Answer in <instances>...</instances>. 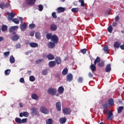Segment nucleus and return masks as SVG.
I'll list each match as a JSON object with an SVG mask.
<instances>
[{"instance_id": "obj_1", "label": "nucleus", "mask_w": 124, "mask_h": 124, "mask_svg": "<svg viewBox=\"0 0 124 124\" xmlns=\"http://www.w3.org/2000/svg\"><path fill=\"white\" fill-rule=\"evenodd\" d=\"M18 28L19 27H18V26H12L9 29V32L11 33H13V34H16L15 31H16V30H18Z\"/></svg>"}, {"instance_id": "obj_2", "label": "nucleus", "mask_w": 124, "mask_h": 124, "mask_svg": "<svg viewBox=\"0 0 124 124\" xmlns=\"http://www.w3.org/2000/svg\"><path fill=\"white\" fill-rule=\"evenodd\" d=\"M62 112L64 115H70L71 114V110L69 108H65L62 109Z\"/></svg>"}, {"instance_id": "obj_3", "label": "nucleus", "mask_w": 124, "mask_h": 124, "mask_svg": "<svg viewBox=\"0 0 124 124\" xmlns=\"http://www.w3.org/2000/svg\"><path fill=\"white\" fill-rule=\"evenodd\" d=\"M51 41H52V42L56 44L58 43L59 42V38H58V36H57L56 34L53 35L51 39Z\"/></svg>"}, {"instance_id": "obj_4", "label": "nucleus", "mask_w": 124, "mask_h": 124, "mask_svg": "<svg viewBox=\"0 0 124 124\" xmlns=\"http://www.w3.org/2000/svg\"><path fill=\"white\" fill-rule=\"evenodd\" d=\"M40 110L41 113H43V114H49V110L46 108H45V107H41L40 108Z\"/></svg>"}, {"instance_id": "obj_5", "label": "nucleus", "mask_w": 124, "mask_h": 124, "mask_svg": "<svg viewBox=\"0 0 124 124\" xmlns=\"http://www.w3.org/2000/svg\"><path fill=\"white\" fill-rule=\"evenodd\" d=\"M73 80V75H72V74L69 73L66 76V81L67 82H72V80Z\"/></svg>"}, {"instance_id": "obj_6", "label": "nucleus", "mask_w": 124, "mask_h": 124, "mask_svg": "<svg viewBox=\"0 0 124 124\" xmlns=\"http://www.w3.org/2000/svg\"><path fill=\"white\" fill-rule=\"evenodd\" d=\"M10 6V4L9 3H7L6 4H4V2H2L0 4V8L1 9H4V8H8Z\"/></svg>"}, {"instance_id": "obj_7", "label": "nucleus", "mask_w": 124, "mask_h": 124, "mask_svg": "<svg viewBox=\"0 0 124 124\" xmlns=\"http://www.w3.org/2000/svg\"><path fill=\"white\" fill-rule=\"evenodd\" d=\"M113 111H112V110H109L108 116H107V118L108 120H109V121H111V120H113Z\"/></svg>"}, {"instance_id": "obj_8", "label": "nucleus", "mask_w": 124, "mask_h": 124, "mask_svg": "<svg viewBox=\"0 0 124 124\" xmlns=\"http://www.w3.org/2000/svg\"><path fill=\"white\" fill-rule=\"evenodd\" d=\"M37 108H32L31 109V114L32 115V116H36L37 115Z\"/></svg>"}, {"instance_id": "obj_9", "label": "nucleus", "mask_w": 124, "mask_h": 124, "mask_svg": "<svg viewBox=\"0 0 124 124\" xmlns=\"http://www.w3.org/2000/svg\"><path fill=\"white\" fill-rule=\"evenodd\" d=\"M20 29L24 31L27 29V23L25 22H23V23L20 24Z\"/></svg>"}, {"instance_id": "obj_10", "label": "nucleus", "mask_w": 124, "mask_h": 124, "mask_svg": "<svg viewBox=\"0 0 124 124\" xmlns=\"http://www.w3.org/2000/svg\"><path fill=\"white\" fill-rule=\"evenodd\" d=\"M50 29L51 31H57V29H58V26L55 24L52 23L50 25Z\"/></svg>"}, {"instance_id": "obj_11", "label": "nucleus", "mask_w": 124, "mask_h": 124, "mask_svg": "<svg viewBox=\"0 0 124 124\" xmlns=\"http://www.w3.org/2000/svg\"><path fill=\"white\" fill-rule=\"evenodd\" d=\"M47 93H57V89L50 88L48 89Z\"/></svg>"}, {"instance_id": "obj_12", "label": "nucleus", "mask_w": 124, "mask_h": 124, "mask_svg": "<svg viewBox=\"0 0 124 124\" xmlns=\"http://www.w3.org/2000/svg\"><path fill=\"white\" fill-rule=\"evenodd\" d=\"M20 38L19 35L17 34H14V36H12L11 39L13 41H17V40Z\"/></svg>"}, {"instance_id": "obj_13", "label": "nucleus", "mask_w": 124, "mask_h": 124, "mask_svg": "<svg viewBox=\"0 0 124 124\" xmlns=\"http://www.w3.org/2000/svg\"><path fill=\"white\" fill-rule=\"evenodd\" d=\"M19 117H26V118H28L29 117V112L28 111H24L23 112H21L19 114Z\"/></svg>"}, {"instance_id": "obj_14", "label": "nucleus", "mask_w": 124, "mask_h": 124, "mask_svg": "<svg viewBox=\"0 0 124 124\" xmlns=\"http://www.w3.org/2000/svg\"><path fill=\"white\" fill-rule=\"evenodd\" d=\"M56 107L57 110H58V111H61V110H62V103H61L60 102H57L56 104Z\"/></svg>"}, {"instance_id": "obj_15", "label": "nucleus", "mask_w": 124, "mask_h": 124, "mask_svg": "<svg viewBox=\"0 0 124 124\" xmlns=\"http://www.w3.org/2000/svg\"><path fill=\"white\" fill-rule=\"evenodd\" d=\"M56 43L52 42H49L48 44V47L50 49H53L56 46Z\"/></svg>"}, {"instance_id": "obj_16", "label": "nucleus", "mask_w": 124, "mask_h": 124, "mask_svg": "<svg viewBox=\"0 0 124 124\" xmlns=\"http://www.w3.org/2000/svg\"><path fill=\"white\" fill-rule=\"evenodd\" d=\"M65 10V9L62 7H60L57 8V11L58 13H62V12H64V11Z\"/></svg>"}, {"instance_id": "obj_17", "label": "nucleus", "mask_w": 124, "mask_h": 124, "mask_svg": "<svg viewBox=\"0 0 124 124\" xmlns=\"http://www.w3.org/2000/svg\"><path fill=\"white\" fill-rule=\"evenodd\" d=\"M108 49L109 47H108V46L107 45H105L103 47V50L106 54H109V51L108 50Z\"/></svg>"}, {"instance_id": "obj_18", "label": "nucleus", "mask_w": 124, "mask_h": 124, "mask_svg": "<svg viewBox=\"0 0 124 124\" xmlns=\"http://www.w3.org/2000/svg\"><path fill=\"white\" fill-rule=\"evenodd\" d=\"M111 64H108L106 66L105 71L106 72H110L111 71Z\"/></svg>"}, {"instance_id": "obj_19", "label": "nucleus", "mask_w": 124, "mask_h": 124, "mask_svg": "<svg viewBox=\"0 0 124 124\" xmlns=\"http://www.w3.org/2000/svg\"><path fill=\"white\" fill-rule=\"evenodd\" d=\"M46 58L48 59V61H52V60H54L55 59V56H54L52 54H49L46 56Z\"/></svg>"}, {"instance_id": "obj_20", "label": "nucleus", "mask_w": 124, "mask_h": 124, "mask_svg": "<svg viewBox=\"0 0 124 124\" xmlns=\"http://www.w3.org/2000/svg\"><path fill=\"white\" fill-rule=\"evenodd\" d=\"M35 1H36L35 0H27V3L29 5H32L35 3Z\"/></svg>"}, {"instance_id": "obj_21", "label": "nucleus", "mask_w": 124, "mask_h": 124, "mask_svg": "<svg viewBox=\"0 0 124 124\" xmlns=\"http://www.w3.org/2000/svg\"><path fill=\"white\" fill-rule=\"evenodd\" d=\"M16 16V15L14 12H11L9 16L8 20H10L11 21L13 20V19Z\"/></svg>"}, {"instance_id": "obj_22", "label": "nucleus", "mask_w": 124, "mask_h": 124, "mask_svg": "<svg viewBox=\"0 0 124 124\" xmlns=\"http://www.w3.org/2000/svg\"><path fill=\"white\" fill-rule=\"evenodd\" d=\"M55 62L57 64H61L62 62V59L60 58V57H57L55 58Z\"/></svg>"}, {"instance_id": "obj_23", "label": "nucleus", "mask_w": 124, "mask_h": 124, "mask_svg": "<svg viewBox=\"0 0 124 124\" xmlns=\"http://www.w3.org/2000/svg\"><path fill=\"white\" fill-rule=\"evenodd\" d=\"M102 106L103 109H106V108H110V107L109 103H107V102L103 104Z\"/></svg>"}, {"instance_id": "obj_24", "label": "nucleus", "mask_w": 124, "mask_h": 124, "mask_svg": "<svg viewBox=\"0 0 124 124\" xmlns=\"http://www.w3.org/2000/svg\"><path fill=\"white\" fill-rule=\"evenodd\" d=\"M48 65L49 67H54L56 65V62L50 61L48 62Z\"/></svg>"}, {"instance_id": "obj_25", "label": "nucleus", "mask_w": 124, "mask_h": 124, "mask_svg": "<svg viewBox=\"0 0 124 124\" xmlns=\"http://www.w3.org/2000/svg\"><path fill=\"white\" fill-rule=\"evenodd\" d=\"M90 69L92 70V71L94 72L96 71V66L91 64V65L90 66Z\"/></svg>"}, {"instance_id": "obj_26", "label": "nucleus", "mask_w": 124, "mask_h": 124, "mask_svg": "<svg viewBox=\"0 0 124 124\" xmlns=\"http://www.w3.org/2000/svg\"><path fill=\"white\" fill-rule=\"evenodd\" d=\"M30 46H31V47H32V48H35L36 47H38V44H37V43H31L30 44Z\"/></svg>"}, {"instance_id": "obj_27", "label": "nucleus", "mask_w": 124, "mask_h": 124, "mask_svg": "<svg viewBox=\"0 0 124 124\" xmlns=\"http://www.w3.org/2000/svg\"><path fill=\"white\" fill-rule=\"evenodd\" d=\"M121 46V43L119 42H115L114 44V48H120Z\"/></svg>"}, {"instance_id": "obj_28", "label": "nucleus", "mask_w": 124, "mask_h": 124, "mask_svg": "<svg viewBox=\"0 0 124 124\" xmlns=\"http://www.w3.org/2000/svg\"><path fill=\"white\" fill-rule=\"evenodd\" d=\"M68 73V69L67 68L64 69L62 72V75L65 76Z\"/></svg>"}, {"instance_id": "obj_29", "label": "nucleus", "mask_w": 124, "mask_h": 124, "mask_svg": "<svg viewBox=\"0 0 124 124\" xmlns=\"http://www.w3.org/2000/svg\"><path fill=\"white\" fill-rule=\"evenodd\" d=\"M105 62L104 61H100L98 63H97V65L99 66V67H103V66H104Z\"/></svg>"}, {"instance_id": "obj_30", "label": "nucleus", "mask_w": 124, "mask_h": 124, "mask_svg": "<svg viewBox=\"0 0 124 124\" xmlns=\"http://www.w3.org/2000/svg\"><path fill=\"white\" fill-rule=\"evenodd\" d=\"M59 121L60 124H65V122H66V118H65V117L60 118Z\"/></svg>"}, {"instance_id": "obj_31", "label": "nucleus", "mask_w": 124, "mask_h": 124, "mask_svg": "<svg viewBox=\"0 0 124 124\" xmlns=\"http://www.w3.org/2000/svg\"><path fill=\"white\" fill-rule=\"evenodd\" d=\"M63 91H64V88L62 86H60L58 88V92L59 93H63Z\"/></svg>"}, {"instance_id": "obj_32", "label": "nucleus", "mask_w": 124, "mask_h": 124, "mask_svg": "<svg viewBox=\"0 0 124 124\" xmlns=\"http://www.w3.org/2000/svg\"><path fill=\"white\" fill-rule=\"evenodd\" d=\"M31 98H32V99H34V100H38V96H37V95H36V94H32L31 95Z\"/></svg>"}, {"instance_id": "obj_33", "label": "nucleus", "mask_w": 124, "mask_h": 124, "mask_svg": "<svg viewBox=\"0 0 124 124\" xmlns=\"http://www.w3.org/2000/svg\"><path fill=\"white\" fill-rule=\"evenodd\" d=\"M10 62L11 63H14L15 62V58L12 55L10 56Z\"/></svg>"}, {"instance_id": "obj_34", "label": "nucleus", "mask_w": 124, "mask_h": 124, "mask_svg": "<svg viewBox=\"0 0 124 124\" xmlns=\"http://www.w3.org/2000/svg\"><path fill=\"white\" fill-rule=\"evenodd\" d=\"M52 36L53 35H52V33H47L46 35V37L48 40H50V39H51Z\"/></svg>"}, {"instance_id": "obj_35", "label": "nucleus", "mask_w": 124, "mask_h": 124, "mask_svg": "<svg viewBox=\"0 0 124 124\" xmlns=\"http://www.w3.org/2000/svg\"><path fill=\"white\" fill-rule=\"evenodd\" d=\"M1 30L2 31H7V26L6 25H2Z\"/></svg>"}, {"instance_id": "obj_36", "label": "nucleus", "mask_w": 124, "mask_h": 124, "mask_svg": "<svg viewBox=\"0 0 124 124\" xmlns=\"http://www.w3.org/2000/svg\"><path fill=\"white\" fill-rule=\"evenodd\" d=\"M15 122L17 124H22V120L20 118H16L15 119Z\"/></svg>"}, {"instance_id": "obj_37", "label": "nucleus", "mask_w": 124, "mask_h": 124, "mask_svg": "<svg viewBox=\"0 0 124 124\" xmlns=\"http://www.w3.org/2000/svg\"><path fill=\"white\" fill-rule=\"evenodd\" d=\"M108 103L110 106L114 104V100L112 98H110L108 100Z\"/></svg>"}, {"instance_id": "obj_38", "label": "nucleus", "mask_w": 124, "mask_h": 124, "mask_svg": "<svg viewBox=\"0 0 124 124\" xmlns=\"http://www.w3.org/2000/svg\"><path fill=\"white\" fill-rule=\"evenodd\" d=\"M124 110V107L121 106L118 108V114H121L122 113V111Z\"/></svg>"}, {"instance_id": "obj_39", "label": "nucleus", "mask_w": 124, "mask_h": 124, "mask_svg": "<svg viewBox=\"0 0 124 124\" xmlns=\"http://www.w3.org/2000/svg\"><path fill=\"white\" fill-rule=\"evenodd\" d=\"M72 12H73L74 13H76L79 11V8H73L71 9Z\"/></svg>"}, {"instance_id": "obj_40", "label": "nucleus", "mask_w": 124, "mask_h": 124, "mask_svg": "<svg viewBox=\"0 0 124 124\" xmlns=\"http://www.w3.org/2000/svg\"><path fill=\"white\" fill-rule=\"evenodd\" d=\"M29 28L30 29V30H33V29L35 28V24L33 23L29 25Z\"/></svg>"}, {"instance_id": "obj_41", "label": "nucleus", "mask_w": 124, "mask_h": 124, "mask_svg": "<svg viewBox=\"0 0 124 124\" xmlns=\"http://www.w3.org/2000/svg\"><path fill=\"white\" fill-rule=\"evenodd\" d=\"M15 24H19L20 23V21H19V19L17 18H13V19L11 20Z\"/></svg>"}, {"instance_id": "obj_42", "label": "nucleus", "mask_w": 124, "mask_h": 124, "mask_svg": "<svg viewBox=\"0 0 124 124\" xmlns=\"http://www.w3.org/2000/svg\"><path fill=\"white\" fill-rule=\"evenodd\" d=\"M35 37L37 39H40L41 37H40V33L37 32L35 33Z\"/></svg>"}, {"instance_id": "obj_43", "label": "nucleus", "mask_w": 124, "mask_h": 124, "mask_svg": "<svg viewBox=\"0 0 124 124\" xmlns=\"http://www.w3.org/2000/svg\"><path fill=\"white\" fill-rule=\"evenodd\" d=\"M29 79L31 82H34V81H35V78L33 76H31L29 78Z\"/></svg>"}, {"instance_id": "obj_44", "label": "nucleus", "mask_w": 124, "mask_h": 124, "mask_svg": "<svg viewBox=\"0 0 124 124\" xmlns=\"http://www.w3.org/2000/svg\"><path fill=\"white\" fill-rule=\"evenodd\" d=\"M46 124H53V121H52V119L49 118L46 121Z\"/></svg>"}, {"instance_id": "obj_45", "label": "nucleus", "mask_w": 124, "mask_h": 124, "mask_svg": "<svg viewBox=\"0 0 124 124\" xmlns=\"http://www.w3.org/2000/svg\"><path fill=\"white\" fill-rule=\"evenodd\" d=\"M113 31V27H112L111 25H110L108 28V32H112V31Z\"/></svg>"}, {"instance_id": "obj_46", "label": "nucleus", "mask_w": 124, "mask_h": 124, "mask_svg": "<svg viewBox=\"0 0 124 124\" xmlns=\"http://www.w3.org/2000/svg\"><path fill=\"white\" fill-rule=\"evenodd\" d=\"M11 71V70L10 69H7L5 70V72H4L5 75L6 76L8 75L9 74H10Z\"/></svg>"}, {"instance_id": "obj_47", "label": "nucleus", "mask_w": 124, "mask_h": 124, "mask_svg": "<svg viewBox=\"0 0 124 124\" xmlns=\"http://www.w3.org/2000/svg\"><path fill=\"white\" fill-rule=\"evenodd\" d=\"M44 62V59H39L36 61V63L37 64H38L39 63H41V62Z\"/></svg>"}, {"instance_id": "obj_48", "label": "nucleus", "mask_w": 124, "mask_h": 124, "mask_svg": "<svg viewBox=\"0 0 124 124\" xmlns=\"http://www.w3.org/2000/svg\"><path fill=\"white\" fill-rule=\"evenodd\" d=\"M43 5L40 4L38 5V10L39 11H42V10H43Z\"/></svg>"}, {"instance_id": "obj_49", "label": "nucleus", "mask_w": 124, "mask_h": 124, "mask_svg": "<svg viewBox=\"0 0 124 124\" xmlns=\"http://www.w3.org/2000/svg\"><path fill=\"white\" fill-rule=\"evenodd\" d=\"M79 2L81 3V6L82 7H84V6H85V2H84V0H79Z\"/></svg>"}, {"instance_id": "obj_50", "label": "nucleus", "mask_w": 124, "mask_h": 124, "mask_svg": "<svg viewBox=\"0 0 124 124\" xmlns=\"http://www.w3.org/2000/svg\"><path fill=\"white\" fill-rule=\"evenodd\" d=\"M78 83H83V78L79 77L78 79Z\"/></svg>"}, {"instance_id": "obj_51", "label": "nucleus", "mask_w": 124, "mask_h": 124, "mask_svg": "<svg viewBox=\"0 0 124 124\" xmlns=\"http://www.w3.org/2000/svg\"><path fill=\"white\" fill-rule=\"evenodd\" d=\"M42 73L43 75H47V74H48V72L47 71V70H44L42 72Z\"/></svg>"}, {"instance_id": "obj_52", "label": "nucleus", "mask_w": 124, "mask_h": 124, "mask_svg": "<svg viewBox=\"0 0 124 124\" xmlns=\"http://www.w3.org/2000/svg\"><path fill=\"white\" fill-rule=\"evenodd\" d=\"M81 53H82V54H86V53H87V49L86 48H84L81 50Z\"/></svg>"}, {"instance_id": "obj_53", "label": "nucleus", "mask_w": 124, "mask_h": 124, "mask_svg": "<svg viewBox=\"0 0 124 124\" xmlns=\"http://www.w3.org/2000/svg\"><path fill=\"white\" fill-rule=\"evenodd\" d=\"M52 16L54 19H57V15H56V13L53 12L52 13Z\"/></svg>"}, {"instance_id": "obj_54", "label": "nucleus", "mask_w": 124, "mask_h": 124, "mask_svg": "<svg viewBox=\"0 0 124 124\" xmlns=\"http://www.w3.org/2000/svg\"><path fill=\"white\" fill-rule=\"evenodd\" d=\"M114 20L116 21V22H119V21H120V16H117L115 17Z\"/></svg>"}, {"instance_id": "obj_55", "label": "nucleus", "mask_w": 124, "mask_h": 124, "mask_svg": "<svg viewBox=\"0 0 124 124\" xmlns=\"http://www.w3.org/2000/svg\"><path fill=\"white\" fill-rule=\"evenodd\" d=\"M95 61H96V62L98 63L100 62V57H97V58H96V59L95 60Z\"/></svg>"}, {"instance_id": "obj_56", "label": "nucleus", "mask_w": 124, "mask_h": 124, "mask_svg": "<svg viewBox=\"0 0 124 124\" xmlns=\"http://www.w3.org/2000/svg\"><path fill=\"white\" fill-rule=\"evenodd\" d=\"M27 120L28 119L27 118L22 119L21 124H25V123H27Z\"/></svg>"}, {"instance_id": "obj_57", "label": "nucleus", "mask_w": 124, "mask_h": 124, "mask_svg": "<svg viewBox=\"0 0 124 124\" xmlns=\"http://www.w3.org/2000/svg\"><path fill=\"white\" fill-rule=\"evenodd\" d=\"M9 54H10V52L7 51L4 53V55L5 57H8Z\"/></svg>"}, {"instance_id": "obj_58", "label": "nucleus", "mask_w": 124, "mask_h": 124, "mask_svg": "<svg viewBox=\"0 0 124 124\" xmlns=\"http://www.w3.org/2000/svg\"><path fill=\"white\" fill-rule=\"evenodd\" d=\"M88 76L89 78H93V74L90 72L88 74Z\"/></svg>"}, {"instance_id": "obj_59", "label": "nucleus", "mask_w": 124, "mask_h": 124, "mask_svg": "<svg viewBox=\"0 0 124 124\" xmlns=\"http://www.w3.org/2000/svg\"><path fill=\"white\" fill-rule=\"evenodd\" d=\"M20 47H21V45L19 43L17 44L16 45V49H19V48H20Z\"/></svg>"}, {"instance_id": "obj_60", "label": "nucleus", "mask_w": 124, "mask_h": 124, "mask_svg": "<svg viewBox=\"0 0 124 124\" xmlns=\"http://www.w3.org/2000/svg\"><path fill=\"white\" fill-rule=\"evenodd\" d=\"M19 82H20V83H25V79L23 78H21L19 79Z\"/></svg>"}, {"instance_id": "obj_61", "label": "nucleus", "mask_w": 124, "mask_h": 124, "mask_svg": "<svg viewBox=\"0 0 124 124\" xmlns=\"http://www.w3.org/2000/svg\"><path fill=\"white\" fill-rule=\"evenodd\" d=\"M117 25H118L117 22H113V23H112L113 27H117Z\"/></svg>"}, {"instance_id": "obj_62", "label": "nucleus", "mask_w": 124, "mask_h": 124, "mask_svg": "<svg viewBox=\"0 0 124 124\" xmlns=\"http://www.w3.org/2000/svg\"><path fill=\"white\" fill-rule=\"evenodd\" d=\"M33 35H34V32L33 31H31L30 32V36H33Z\"/></svg>"}, {"instance_id": "obj_63", "label": "nucleus", "mask_w": 124, "mask_h": 124, "mask_svg": "<svg viewBox=\"0 0 124 124\" xmlns=\"http://www.w3.org/2000/svg\"><path fill=\"white\" fill-rule=\"evenodd\" d=\"M4 40V38L3 37L0 36V42L1 41H3Z\"/></svg>"}, {"instance_id": "obj_64", "label": "nucleus", "mask_w": 124, "mask_h": 124, "mask_svg": "<svg viewBox=\"0 0 124 124\" xmlns=\"http://www.w3.org/2000/svg\"><path fill=\"white\" fill-rule=\"evenodd\" d=\"M120 48L122 50H124V45L120 46Z\"/></svg>"}]
</instances>
